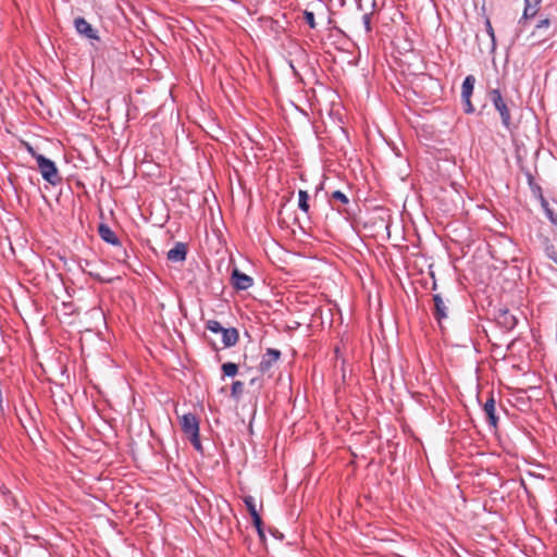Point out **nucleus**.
I'll return each mask as SVG.
<instances>
[{"instance_id":"obj_20","label":"nucleus","mask_w":557,"mask_h":557,"mask_svg":"<svg viewBox=\"0 0 557 557\" xmlns=\"http://www.w3.org/2000/svg\"><path fill=\"white\" fill-rule=\"evenodd\" d=\"M485 29H486V33L490 37V41H491V50H495L496 48V38H495V33H494V28L492 26V23L490 21V18H485Z\"/></svg>"},{"instance_id":"obj_2","label":"nucleus","mask_w":557,"mask_h":557,"mask_svg":"<svg viewBox=\"0 0 557 557\" xmlns=\"http://www.w3.org/2000/svg\"><path fill=\"white\" fill-rule=\"evenodd\" d=\"M487 97L492 102L494 109L500 116L502 124L505 128L510 129L512 125L511 111L508 106V100L502 95L498 88H493L487 91Z\"/></svg>"},{"instance_id":"obj_27","label":"nucleus","mask_w":557,"mask_h":557,"mask_svg":"<svg viewBox=\"0 0 557 557\" xmlns=\"http://www.w3.org/2000/svg\"><path fill=\"white\" fill-rule=\"evenodd\" d=\"M332 198H333L334 200H338V201H341V202H342V203H344V205H347V203L349 202L348 197H347L344 193H342L341 190H335V191L332 194Z\"/></svg>"},{"instance_id":"obj_34","label":"nucleus","mask_w":557,"mask_h":557,"mask_svg":"<svg viewBox=\"0 0 557 557\" xmlns=\"http://www.w3.org/2000/svg\"><path fill=\"white\" fill-rule=\"evenodd\" d=\"M553 259H554V261L557 263V257H555V258H553Z\"/></svg>"},{"instance_id":"obj_18","label":"nucleus","mask_w":557,"mask_h":557,"mask_svg":"<svg viewBox=\"0 0 557 557\" xmlns=\"http://www.w3.org/2000/svg\"><path fill=\"white\" fill-rule=\"evenodd\" d=\"M308 200H309L308 193L306 190L300 189L298 193V208L306 213L309 211Z\"/></svg>"},{"instance_id":"obj_19","label":"nucleus","mask_w":557,"mask_h":557,"mask_svg":"<svg viewBox=\"0 0 557 557\" xmlns=\"http://www.w3.org/2000/svg\"><path fill=\"white\" fill-rule=\"evenodd\" d=\"M45 181L44 188L49 190V186L55 187L62 184L63 176H42Z\"/></svg>"},{"instance_id":"obj_17","label":"nucleus","mask_w":557,"mask_h":557,"mask_svg":"<svg viewBox=\"0 0 557 557\" xmlns=\"http://www.w3.org/2000/svg\"><path fill=\"white\" fill-rule=\"evenodd\" d=\"M244 502H245V505L252 518L253 524H259L261 517H260L259 512L257 511L255 498L252 496H247V497H245Z\"/></svg>"},{"instance_id":"obj_7","label":"nucleus","mask_w":557,"mask_h":557,"mask_svg":"<svg viewBox=\"0 0 557 557\" xmlns=\"http://www.w3.org/2000/svg\"><path fill=\"white\" fill-rule=\"evenodd\" d=\"M495 320L499 326L510 331L517 325V318L506 308H499L495 315Z\"/></svg>"},{"instance_id":"obj_4","label":"nucleus","mask_w":557,"mask_h":557,"mask_svg":"<svg viewBox=\"0 0 557 557\" xmlns=\"http://www.w3.org/2000/svg\"><path fill=\"white\" fill-rule=\"evenodd\" d=\"M27 149L30 152L32 157L35 159L36 164L40 171V174H57L58 170L54 162L45 156L35 152V150L27 145Z\"/></svg>"},{"instance_id":"obj_1","label":"nucleus","mask_w":557,"mask_h":557,"mask_svg":"<svg viewBox=\"0 0 557 557\" xmlns=\"http://www.w3.org/2000/svg\"><path fill=\"white\" fill-rule=\"evenodd\" d=\"M180 424L183 433L189 440L193 447L197 451H202L198 418L194 413H185L180 418Z\"/></svg>"},{"instance_id":"obj_30","label":"nucleus","mask_w":557,"mask_h":557,"mask_svg":"<svg viewBox=\"0 0 557 557\" xmlns=\"http://www.w3.org/2000/svg\"><path fill=\"white\" fill-rule=\"evenodd\" d=\"M257 529V532H258V535L260 537L261 541H264L265 540V534H264V531H263V528H262V520L260 519V523L259 524H253Z\"/></svg>"},{"instance_id":"obj_24","label":"nucleus","mask_w":557,"mask_h":557,"mask_svg":"<svg viewBox=\"0 0 557 557\" xmlns=\"http://www.w3.org/2000/svg\"><path fill=\"white\" fill-rule=\"evenodd\" d=\"M544 209L545 215L552 222V224L557 226V213L553 208L549 207L548 201H546V207H542Z\"/></svg>"},{"instance_id":"obj_13","label":"nucleus","mask_w":557,"mask_h":557,"mask_svg":"<svg viewBox=\"0 0 557 557\" xmlns=\"http://www.w3.org/2000/svg\"><path fill=\"white\" fill-rule=\"evenodd\" d=\"M98 234L102 240L114 246H120V240L116 234L111 227L104 223H100L98 226Z\"/></svg>"},{"instance_id":"obj_25","label":"nucleus","mask_w":557,"mask_h":557,"mask_svg":"<svg viewBox=\"0 0 557 557\" xmlns=\"http://www.w3.org/2000/svg\"><path fill=\"white\" fill-rule=\"evenodd\" d=\"M304 18L311 29H314L317 27L315 17H314L313 12L306 10L304 12Z\"/></svg>"},{"instance_id":"obj_33","label":"nucleus","mask_w":557,"mask_h":557,"mask_svg":"<svg viewBox=\"0 0 557 557\" xmlns=\"http://www.w3.org/2000/svg\"><path fill=\"white\" fill-rule=\"evenodd\" d=\"M238 184H239L240 186H243V182H242V180H240V176H238Z\"/></svg>"},{"instance_id":"obj_14","label":"nucleus","mask_w":557,"mask_h":557,"mask_svg":"<svg viewBox=\"0 0 557 557\" xmlns=\"http://www.w3.org/2000/svg\"><path fill=\"white\" fill-rule=\"evenodd\" d=\"M221 334H222V343H223L224 347L235 346L236 343L238 342L239 334L235 327H228V329L224 327L223 331H221Z\"/></svg>"},{"instance_id":"obj_32","label":"nucleus","mask_w":557,"mask_h":557,"mask_svg":"<svg viewBox=\"0 0 557 557\" xmlns=\"http://www.w3.org/2000/svg\"><path fill=\"white\" fill-rule=\"evenodd\" d=\"M28 182H29V184H30V185H33V186H36V185H38V184H39V182H35V181H34V176H28Z\"/></svg>"},{"instance_id":"obj_10","label":"nucleus","mask_w":557,"mask_h":557,"mask_svg":"<svg viewBox=\"0 0 557 557\" xmlns=\"http://www.w3.org/2000/svg\"><path fill=\"white\" fill-rule=\"evenodd\" d=\"M433 301H434V317L440 323L442 324V321L448 317V307L444 302L442 296L440 294L433 295Z\"/></svg>"},{"instance_id":"obj_12","label":"nucleus","mask_w":557,"mask_h":557,"mask_svg":"<svg viewBox=\"0 0 557 557\" xmlns=\"http://www.w3.org/2000/svg\"><path fill=\"white\" fill-rule=\"evenodd\" d=\"M552 26L553 21L549 17L540 18L535 25V29L532 33V36H534L536 33H541V35H543L542 40H545L554 35Z\"/></svg>"},{"instance_id":"obj_5","label":"nucleus","mask_w":557,"mask_h":557,"mask_svg":"<svg viewBox=\"0 0 557 557\" xmlns=\"http://www.w3.org/2000/svg\"><path fill=\"white\" fill-rule=\"evenodd\" d=\"M542 0H524L523 13L518 21L520 27H524L530 20L537 15Z\"/></svg>"},{"instance_id":"obj_21","label":"nucleus","mask_w":557,"mask_h":557,"mask_svg":"<svg viewBox=\"0 0 557 557\" xmlns=\"http://www.w3.org/2000/svg\"><path fill=\"white\" fill-rule=\"evenodd\" d=\"M222 371L225 376H235L238 372V367L236 363L226 362L222 364Z\"/></svg>"},{"instance_id":"obj_22","label":"nucleus","mask_w":557,"mask_h":557,"mask_svg":"<svg viewBox=\"0 0 557 557\" xmlns=\"http://www.w3.org/2000/svg\"><path fill=\"white\" fill-rule=\"evenodd\" d=\"M244 393V383L240 381H234L232 383L231 395L233 398L238 399Z\"/></svg>"},{"instance_id":"obj_16","label":"nucleus","mask_w":557,"mask_h":557,"mask_svg":"<svg viewBox=\"0 0 557 557\" xmlns=\"http://www.w3.org/2000/svg\"><path fill=\"white\" fill-rule=\"evenodd\" d=\"M474 84L475 77L473 75L466 76L461 86V98H468L472 96Z\"/></svg>"},{"instance_id":"obj_31","label":"nucleus","mask_w":557,"mask_h":557,"mask_svg":"<svg viewBox=\"0 0 557 557\" xmlns=\"http://www.w3.org/2000/svg\"><path fill=\"white\" fill-rule=\"evenodd\" d=\"M121 253H122V256H120L117 259H119L120 261H125V259L127 258V252H126V250H125V249H122V250H121Z\"/></svg>"},{"instance_id":"obj_6","label":"nucleus","mask_w":557,"mask_h":557,"mask_svg":"<svg viewBox=\"0 0 557 557\" xmlns=\"http://www.w3.org/2000/svg\"><path fill=\"white\" fill-rule=\"evenodd\" d=\"M281 351L275 348H268L259 364V371L261 373H268L274 364L278 361Z\"/></svg>"},{"instance_id":"obj_26","label":"nucleus","mask_w":557,"mask_h":557,"mask_svg":"<svg viewBox=\"0 0 557 557\" xmlns=\"http://www.w3.org/2000/svg\"><path fill=\"white\" fill-rule=\"evenodd\" d=\"M462 106H463V112L467 114H471L474 112V106L471 102V97L468 98H461Z\"/></svg>"},{"instance_id":"obj_11","label":"nucleus","mask_w":557,"mask_h":557,"mask_svg":"<svg viewBox=\"0 0 557 557\" xmlns=\"http://www.w3.org/2000/svg\"><path fill=\"white\" fill-rule=\"evenodd\" d=\"M187 256V247L184 243H176L173 248L168 251L166 258L171 262H183Z\"/></svg>"},{"instance_id":"obj_28","label":"nucleus","mask_w":557,"mask_h":557,"mask_svg":"<svg viewBox=\"0 0 557 557\" xmlns=\"http://www.w3.org/2000/svg\"><path fill=\"white\" fill-rule=\"evenodd\" d=\"M362 22H363L366 32L370 33L372 30V27H371V13L363 14Z\"/></svg>"},{"instance_id":"obj_9","label":"nucleus","mask_w":557,"mask_h":557,"mask_svg":"<svg viewBox=\"0 0 557 557\" xmlns=\"http://www.w3.org/2000/svg\"><path fill=\"white\" fill-rule=\"evenodd\" d=\"M484 413L486 416L490 426L496 429L498 425V417L496 416L495 398L493 394L486 399L483 406Z\"/></svg>"},{"instance_id":"obj_15","label":"nucleus","mask_w":557,"mask_h":557,"mask_svg":"<svg viewBox=\"0 0 557 557\" xmlns=\"http://www.w3.org/2000/svg\"><path fill=\"white\" fill-rule=\"evenodd\" d=\"M534 176H528V183L531 188V191L535 198H537L542 205V207H546V199L543 195L542 188L539 184L535 183Z\"/></svg>"},{"instance_id":"obj_29","label":"nucleus","mask_w":557,"mask_h":557,"mask_svg":"<svg viewBox=\"0 0 557 557\" xmlns=\"http://www.w3.org/2000/svg\"><path fill=\"white\" fill-rule=\"evenodd\" d=\"M17 178H18V176H12V175L7 176V181H8V183L10 184V186H11L14 190H16L17 185H18Z\"/></svg>"},{"instance_id":"obj_8","label":"nucleus","mask_w":557,"mask_h":557,"mask_svg":"<svg viewBox=\"0 0 557 557\" xmlns=\"http://www.w3.org/2000/svg\"><path fill=\"white\" fill-rule=\"evenodd\" d=\"M231 281L234 288L238 290H246L253 285L252 277L240 272L237 268L233 270Z\"/></svg>"},{"instance_id":"obj_3","label":"nucleus","mask_w":557,"mask_h":557,"mask_svg":"<svg viewBox=\"0 0 557 557\" xmlns=\"http://www.w3.org/2000/svg\"><path fill=\"white\" fill-rule=\"evenodd\" d=\"M76 33L88 40L100 41L98 30L87 22L83 16H77L73 22Z\"/></svg>"},{"instance_id":"obj_23","label":"nucleus","mask_w":557,"mask_h":557,"mask_svg":"<svg viewBox=\"0 0 557 557\" xmlns=\"http://www.w3.org/2000/svg\"><path fill=\"white\" fill-rule=\"evenodd\" d=\"M206 329L211 331L212 333H221V331H223V326L221 325V323L216 320H208L206 322Z\"/></svg>"}]
</instances>
